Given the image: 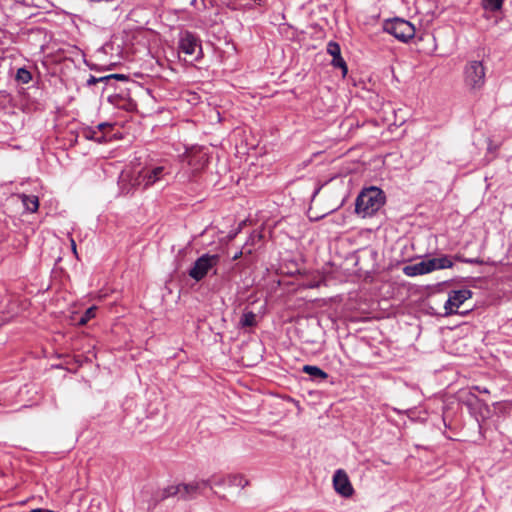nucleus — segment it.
Here are the masks:
<instances>
[{"label": "nucleus", "instance_id": "1", "mask_svg": "<svg viewBox=\"0 0 512 512\" xmlns=\"http://www.w3.org/2000/svg\"><path fill=\"white\" fill-rule=\"evenodd\" d=\"M385 203L384 192L377 187L371 186L364 189L356 198L355 211L363 217L376 213Z\"/></svg>", "mask_w": 512, "mask_h": 512}, {"label": "nucleus", "instance_id": "27", "mask_svg": "<svg viewBox=\"0 0 512 512\" xmlns=\"http://www.w3.org/2000/svg\"><path fill=\"white\" fill-rule=\"evenodd\" d=\"M464 262L470 263V264H482V260L476 258V259H465Z\"/></svg>", "mask_w": 512, "mask_h": 512}, {"label": "nucleus", "instance_id": "7", "mask_svg": "<svg viewBox=\"0 0 512 512\" xmlns=\"http://www.w3.org/2000/svg\"><path fill=\"white\" fill-rule=\"evenodd\" d=\"M183 160L188 163L193 172H199L208 165L209 156L204 148L191 147L186 150Z\"/></svg>", "mask_w": 512, "mask_h": 512}, {"label": "nucleus", "instance_id": "9", "mask_svg": "<svg viewBox=\"0 0 512 512\" xmlns=\"http://www.w3.org/2000/svg\"><path fill=\"white\" fill-rule=\"evenodd\" d=\"M179 50L186 55L192 56L197 50L201 52L200 41L193 33L185 31L179 39Z\"/></svg>", "mask_w": 512, "mask_h": 512}, {"label": "nucleus", "instance_id": "29", "mask_svg": "<svg viewBox=\"0 0 512 512\" xmlns=\"http://www.w3.org/2000/svg\"><path fill=\"white\" fill-rule=\"evenodd\" d=\"M30 512H53V511L52 510H48V509L37 508V509L31 510Z\"/></svg>", "mask_w": 512, "mask_h": 512}, {"label": "nucleus", "instance_id": "5", "mask_svg": "<svg viewBox=\"0 0 512 512\" xmlns=\"http://www.w3.org/2000/svg\"><path fill=\"white\" fill-rule=\"evenodd\" d=\"M464 82L473 90L481 89L485 84V67L481 61H470L464 68Z\"/></svg>", "mask_w": 512, "mask_h": 512}, {"label": "nucleus", "instance_id": "15", "mask_svg": "<svg viewBox=\"0 0 512 512\" xmlns=\"http://www.w3.org/2000/svg\"><path fill=\"white\" fill-rule=\"evenodd\" d=\"M303 372L310 375L313 379L325 380L328 374L317 366L305 365Z\"/></svg>", "mask_w": 512, "mask_h": 512}, {"label": "nucleus", "instance_id": "6", "mask_svg": "<svg viewBox=\"0 0 512 512\" xmlns=\"http://www.w3.org/2000/svg\"><path fill=\"white\" fill-rule=\"evenodd\" d=\"M473 292L469 289L452 290L449 292L448 299L445 302L444 310L445 316L453 314L465 315L469 310L459 311V308L464 304L465 301L472 298Z\"/></svg>", "mask_w": 512, "mask_h": 512}, {"label": "nucleus", "instance_id": "28", "mask_svg": "<svg viewBox=\"0 0 512 512\" xmlns=\"http://www.w3.org/2000/svg\"><path fill=\"white\" fill-rule=\"evenodd\" d=\"M214 484L217 485V486L223 485L224 484V478H219V479L215 480Z\"/></svg>", "mask_w": 512, "mask_h": 512}, {"label": "nucleus", "instance_id": "3", "mask_svg": "<svg viewBox=\"0 0 512 512\" xmlns=\"http://www.w3.org/2000/svg\"><path fill=\"white\" fill-rule=\"evenodd\" d=\"M219 261L220 256L218 254H203L196 259L188 271V275L197 282L203 280L211 271L215 275L217 273L216 266Z\"/></svg>", "mask_w": 512, "mask_h": 512}, {"label": "nucleus", "instance_id": "24", "mask_svg": "<svg viewBox=\"0 0 512 512\" xmlns=\"http://www.w3.org/2000/svg\"><path fill=\"white\" fill-rule=\"evenodd\" d=\"M327 52L333 58L340 56L341 55L340 45L337 42H334V41L328 42V44H327Z\"/></svg>", "mask_w": 512, "mask_h": 512}, {"label": "nucleus", "instance_id": "21", "mask_svg": "<svg viewBox=\"0 0 512 512\" xmlns=\"http://www.w3.org/2000/svg\"><path fill=\"white\" fill-rule=\"evenodd\" d=\"M96 311H97V307L96 306L89 307L85 311V313L81 316V318L79 319L78 324L79 325L87 324L88 321H90L91 319H93L96 316Z\"/></svg>", "mask_w": 512, "mask_h": 512}, {"label": "nucleus", "instance_id": "12", "mask_svg": "<svg viewBox=\"0 0 512 512\" xmlns=\"http://www.w3.org/2000/svg\"><path fill=\"white\" fill-rule=\"evenodd\" d=\"M126 76L123 74H111L103 77H95L93 75H90L89 78L86 81V85L88 87L94 86L97 83L103 82V83H110L113 80H126Z\"/></svg>", "mask_w": 512, "mask_h": 512}, {"label": "nucleus", "instance_id": "30", "mask_svg": "<svg viewBox=\"0 0 512 512\" xmlns=\"http://www.w3.org/2000/svg\"><path fill=\"white\" fill-rule=\"evenodd\" d=\"M71 247H72V250H73L74 254H77V252H76V243H75L74 239H71Z\"/></svg>", "mask_w": 512, "mask_h": 512}, {"label": "nucleus", "instance_id": "18", "mask_svg": "<svg viewBox=\"0 0 512 512\" xmlns=\"http://www.w3.org/2000/svg\"><path fill=\"white\" fill-rule=\"evenodd\" d=\"M83 135L86 139L94 140L98 143H102L106 140L104 134L99 135V131L96 128L85 129Z\"/></svg>", "mask_w": 512, "mask_h": 512}, {"label": "nucleus", "instance_id": "2", "mask_svg": "<svg viewBox=\"0 0 512 512\" xmlns=\"http://www.w3.org/2000/svg\"><path fill=\"white\" fill-rule=\"evenodd\" d=\"M170 174V169L165 164H150L143 167L137 175L131 178V186L147 189Z\"/></svg>", "mask_w": 512, "mask_h": 512}, {"label": "nucleus", "instance_id": "19", "mask_svg": "<svg viewBox=\"0 0 512 512\" xmlns=\"http://www.w3.org/2000/svg\"><path fill=\"white\" fill-rule=\"evenodd\" d=\"M504 0H482V7L491 12H496L502 9Z\"/></svg>", "mask_w": 512, "mask_h": 512}, {"label": "nucleus", "instance_id": "11", "mask_svg": "<svg viewBox=\"0 0 512 512\" xmlns=\"http://www.w3.org/2000/svg\"><path fill=\"white\" fill-rule=\"evenodd\" d=\"M201 491V483L193 481L190 483L181 484V499L189 500L195 497L197 493Z\"/></svg>", "mask_w": 512, "mask_h": 512}, {"label": "nucleus", "instance_id": "20", "mask_svg": "<svg viewBox=\"0 0 512 512\" xmlns=\"http://www.w3.org/2000/svg\"><path fill=\"white\" fill-rule=\"evenodd\" d=\"M179 495L181 497V484L171 485L163 489L161 499L164 500L169 497Z\"/></svg>", "mask_w": 512, "mask_h": 512}, {"label": "nucleus", "instance_id": "22", "mask_svg": "<svg viewBox=\"0 0 512 512\" xmlns=\"http://www.w3.org/2000/svg\"><path fill=\"white\" fill-rule=\"evenodd\" d=\"M228 479L230 485L240 486L242 488H245L249 484V481L245 479L243 475L240 474L230 475Z\"/></svg>", "mask_w": 512, "mask_h": 512}, {"label": "nucleus", "instance_id": "14", "mask_svg": "<svg viewBox=\"0 0 512 512\" xmlns=\"http://www.w3.org/2000/svg\"><path fill=\"white\" fill-rule=\"evenodd\" d=\"M21 201L23 206L25 207V210L28 212L34 213L39 208V199L35 195H26L21 194L20 195Z\"/></svg>", "mask_w": 512, "mask_h": 512}, {"label": "nucleus", "instance_id": "8", "mask_svg": "<svg viewBox=\"0 0 512 512\" xmlns=\"http://www.w3.org/2000/svg\"><path fill=\"white\" fill-rule=\"evenodd\" d=\"M333 486L335 491L345 498H349L353 495L354 489L348 478L347 473L339 469L333 476Z\"/></svg>", "mask_w": 512, "mask_h": 512}, {"label": "nucleus", "instance_id": "26", "mask_svg": "<svg viewBox=\"0 0 512 512\" xmlns=\"http://www.w3.org/2000/svg\"><path fill=\"white\" fill-rule=\"evenodd\" d=\"M110 127H111V126H110V124H108V123H100V124L96 127V129H97V130L99 131V133H100V132H103L106 128H110Z\"/></svg>", "mask_w": 512, "mask_h": 512}, {"label": "nucleus", "instance_id": "4", "mask_svg": "<svg viewBox=\"0 0 512 512\" xmlns=\"http://www.w3.org/2000/svg\"><path fill=\"white\" fill-rule=\"evenodd\" d=\"M383 31L393 35L401 42H408L415 36V27L407 20L402 18H393L385 20Z\"/></svg>", "mask_w": 512, "mask_h": 512}, {"label": "nucleus", "instance_id": "17", "mask_svg": "<svg viewBox=\"0 0 512 512\" xmlns=\"http://www.w3.org/2000/svg\"><path fill=\"white\" fill-rule=\"evenodd\" d=\"M15 80L20 84H28L32 80V74L25 67L17 70Z\"/></svg>", "mask_w": 512, "mask_h": 512}, {"label": "nucleus", "instance_id": "25", "mask_svg": "<svg viewBox=\"0 0 512 512\" xmlns=\"http://www.w3.org/2000/svg\"><path fill=\"white\" fill-rule=\"evenodd\" d=\"M197 483H201V489L203 487H210V488H212V481H211V479L200 480V481H197Z\"/></svg>", "mask_w": 512, "mask_h": 512}, {"label": "nucleus", "instance_id": "16", "mask_svg": "<svg viewBox=\"0 0 512 512\" xmlns=\"http://www.w3.org/2000/svg\"><path fill=\"white\" fill-rule=\"evenodd\" d=\"M256 323V314L252 311H247L243 313L239 321V325L242 328L254 327Z\"/></svg>", "mask_w": 512, "mask_h": 512}, {"label": "nucleus", "instance_id": "23", "mask_svg": "<svg viewBox=\"0 0 512 512\" xmlns=\"http://www.w3.org/2000/svg\"><path fill=\"white\" fill-rule=\"evenodd\" d=\"M331 64L333 65V67L335 68H340L342 70V74L343 76H345L348 72V68H347V65H346V62L344 61V59L342 58V56H338V57H334L332 59V62Z\"/></svg>", "mask_w": 512, "mask_h": 512}, {"label": "nucleus", "instance_id": "10", "mask_svg": "<svg viewBox=\"0 0 512 512\" xmlns=\"http://www.w3.org/2000/svg\"><path fill=\"white\" fill-rule=\"evenodd\" d=\"M430 272H432V270L429 264V259L403 267V273L409 277L424 275Z\"/></svg>", "mask_w": 512, "mask_h": 512}, {"label": "nucleus", "instance_id": "13", "mask_svg": "<svg viewBox=\"0 0 512 512\" xmlns=\"http://www.w3.org/2000/svg\"><path fill=\"white\" fill-rule=\"evenodd\" d=\"M429 264L432 272L435 270L451 268L453 266L452 260L447 255L438 258H430Z\"/></svg>", "mask_w": 512, "mask_h": 512}]
</instances>
